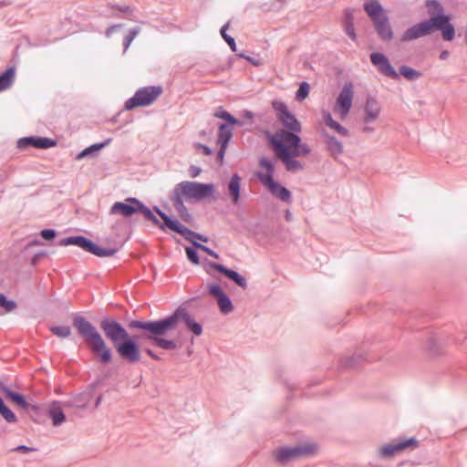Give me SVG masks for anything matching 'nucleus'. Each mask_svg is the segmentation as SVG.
Masks as SVG:
<instances>
[{
	"label": "nucleus",
	"instance_id": "obj_24",
	"mask_svg": "<svg viewBox=\"0 0 467 467\" xmlns=\"http://www.w3.org/2000/svg\"><path fill=\"white\" fill-rule=\"evenodd\" d=\"M363 8L372 23L388 16L379 0H365Z\"/></svg>",
	"mask_w": 467,
	"mask_h": 467
},
{
	"label": "nucleus",
	"instance_id": "obj_40",
	"mask_svg": "<svg viewBox=\"0 0 467 467\" xmlns=\"http://www.w3.org/2000/svg\"><path fill=\"white\" fill-rule=\"evenodd\" d=\"M228 27H229V23L225 24L221 28V36L224 39V41L229 45V47L232 49V51L233 52H236L237 51V47H236V44H235L234 39L232 36H230L229 35H227V33H226V30H227Z\"/></svg>",
	"mask_w": 467,
	"mask_h": 467
},
{
	"label": "nucleus",
	"instance_id": "obj_22",
	"mask_svg": "<svg viewBox=\"0 0 467 467\" xmlns=\"http://www.w3.org/2000/svg\"><path fill=\"white\" fill-rule=\"evenodd\" d=\"M208 265L211 268L217 270L218 272L223 274L228 279L234 282L241 288H243V289L247 288L246 279L243 275H241L238 272L229 269V268L225 267L224 265L218 264V263H214V262H209Z\"/></svg>",
	"mask_w": 467,
	"mask_h": 467
},
{
	"label": "nucleus",
	"instance_id": "obj_49",
	"mask_svg": "<svg viewBox=\"0 0 467 467\" xmlns=\"http://www.w3.org/2000/svg\"><path fill=\"white\" fill-rule=\"evenodd\" d=\"M239 57L245 58L246 60L251 62L254 66H260L261 65L259 60L254 59L253 57H248V56H244V54H239Z\"/></svg>",
	"mask_w": 467,
	"mask_h": 467
},
{
	"label": "nucleus",
	"instance_id": "obj_56",
	"mask_svg": "<svg viewBox=\"0 0 467 467\" xmlns=\"http://www.w3.org/2000/svg\"><path fill=\"white\" fill-rule=\"evenodd\" d=\"M12 4L11 0H1L0 1V8L7 6Z\"/></svg>",
	"mask_w": 467,
	"mask_h": 467
},
{
	"label": "nucleus",
	"instance_id": "obj_1",
	"mask_svg": "<svg viewBox=\"0 0 467 467\" xmlns=\"http://www.w3.org/2000/svg\"><path fill=\"white\" fill-rule=\"evenodd\" d=\"M109 213L121 215L124 218H131L140 214L145 221L151 223L163 232L170 230L174 234H197L183 225L175 216L166 214L159 206L155 205L153 209H150L136 197H128L123 202H114Z\"/></svg>",
	"mask_w": 467,
	"mask_h": 467
},
{
	"label": "nucleus",
	"instance_id": "obj_53",
	"mask_svg": "<svg viewBox=\"0 0 467 467\" xmlns=\"http://www.w3.org/2000/svg\"><path fill=\"white\" fill-rule=\"evenodd\" d=\"M146 353L153 359L159 360L160 358L151 350V349H146Z\"/></svg>",
	"mask_w": 467,
	"mask_h": 467
},
{
	"label": "nucleus",
	"instance_id": "obj_35",
	"mask_svg": "<svg viewBox=\"0 0 467 467\" xmlns=\"http://www.w3.org/2000/svg\"><path fill=\"white\" fill-rule=\"evenodd\" d=\"M214 116L219 119H223L226 120L225 124H231V125H243V122L238 120L237 119L234 118L231 114H229L227 111H225L223 109H218L214 112Z\"/></svg>",
	"mask_w": 467,
	"mask_h": 467
},
{
	"label": "nucleus",
	"instance_id": "obj_3",
	"mask_svg": "<svg viewBox=\"0 0 467 467\" xmlns=\"http://www.w3.org/2000/svg\"><path fill=\"white\" fill-rule=\"evenodd\" d=\"M99 327L123 359L129 363H136L140 359L139 346L120 323L112 318H103Z\"/></svg>",
	"mask_w": 467,
	"mask_h": 467
},
{
	"label": "nucleus",
	"instance_id": "obj_31",
	"mask_svg": "<svg viewBox=\"0 0 467 467\" xmlns=\"http://www.w3.org/2000/svg\"><path fill=\"white\" fill-rule=\"evenodd\" d=\"M15 77V66H9L2 73H0V91L8 88L13 84Z\"/></svg>",
	"mask_w": 467,
	"mask_h": 467
},
{
	"label": "nucleus",
	"instance_id": "obj_45",
	"mask_svg": "<svg viewBox=\"0 0 467 467\" xmlns=\"http://www.w3.org/2000/svg\"><path fill=\"white\" fill-rule=\"evenodd\" d=\"M47 254L46 252H37L36 254H34L32 259H31V264L32 265H36L39 262V260L44 257L45 255Z\"/></svg>",
	"mask_w": 467,
	"mask_h": 467
},
{
	"label": "nucleus",
	"instance_id": "obj_61",
	"mask_svg": "<svg viewBox=\"0 0 467 467\" xmlns=\"http://www.w3.org/2000/svg\"><path fill=\"white\" fill-rule=\"evenodd\" d=\"M100 401H101V397H99L96 401V407H98L99 405Z\"/></svg>",
	"mask_w": 467,
	"mask_h": 467
},
{
	"label": "nucleus",
	"instance_id": "obj_50",
	"mask_svg": "<svg viewBox=\"0 0 467 467\" xmlns=\"http://www.w3.org/2000/svg\"><path fill=\"white\" fill-rule=\"evenodd\" d=\"M449 57H450V52L448 50H443L439 55V58L441 60H447Z\"/></svg>",
	"mask_w": 467,
	"mask_h": 467
},
{
	"label": "nucleus",
	"instance_id": "obj_30",
	"mask_svg": "<svg viewBox=\"0 0 467 467\" xmlns=\"http://www.w3.org/2000/svg\"><path fill=\"white\" fill-rule=\"evenodd\" d=\"M240 185H241V178L234 174L228 184V194L234 204H237L240 200Z\"/></svg>",
	"mask_w": 467,
	"mask_h": 467
},
{
	"label": "nucleus",
	"instance_id": "obj_27",
	"mask_svg": "<svg viewBox=\"0 0 467 467\" xmlns=\"http://www.w3.org/2000/svg\"><path fill=\"white\" fill-rule=\"evenodd\" d=\"M111 140H112V138H108L107 140H105L102 142L93 143V144L86 147L85 149H83L81 151H79L77 154L76 159L77 160H81V159H84V158H87V157H92V158L93 157H97L99 155V152L104 147L109 145Z\"/></svg>",
	"mask_w": 467,
	"mask_h": 467
},
{
	"label": "nucleus",
	"instance_id": "obj_10",
	"mask_svg": "<svg viewBox=\"0 0 467 467\" xmlns=\"http://www.w3.org/2000/svg\"><path fill=\"white\" fill-rule=\"evenodd\" d=\"M355 87L347 82L338 92L333 105V112L340 119H346L353 107Z\"/></svg>",
	"mask_w": 467,
	"mask_h": 467
},
{
	"label": "nucleus",
	"instance_id": "obj_57",
	"mask_svg": "<svg viewBox=\"0 0 467 467\" xmlns=\"http://www.w3.org/2000/svg\"><path fill=\"white\" fill-rule=\"evenodd\" d=\"M43 237V239L47 242H51L57 235H51V234H48V235H41Z\"/></svg>",
	"mask_w": 467,
	"mask_h": 467
},
{
	"label": "nucleus",
	"instance_id": "obj_39",
	"mask_svg": "<svg viewBox=\"0 0 467 467\" xmlns=\"http://www.w3.org/2000/svg\"><path fill=\"white\" fill-rule=\"evenodd\" d=\"M140 32V27L135 26L131 29H130L129 33L124 36L123 38V51L126 52L130 46L131 45L134 38L137 36V35Z\"/></svg>",
	"mask_w": 467,
	"mask_h": 467
},
{
	"label": "nucleus",
	"instance_id": "obj_6",
	"mask_svg": "<svg viewBox=\"0 0 467 467\" xmlns=\"http://www.w3.org/2000/svg\"><path fill=\"white\" fill-rule=\"evenodd\" d=\"M274 161L266 157H262L259 161V170L256 172L257 178L273 196L284 202H291L292 194L290 191L274 180Z\"/></svg>",
	"mask_w": 467,
	"mask_h": 467
},
{
	"label": "nucleus",
	"instance_id": "obj_28",
	"mask_svg": "<svg viewBox=\"0 0 467 467\" xmlns=\"http://www.w3.org/2000/svg\"><path fill=\"white\" fill-rule=\"evenodd\" d=\"M322 135L327 146V150L333 156H338L343 151V145L339 140H337L335 136L329 134L326 130H322Z\"/></svg>",
	"mask_w": 467,
	"mask_h": 467
},
{
	"label": "nucleus",
	"instance_id": "obj_54",
	"mask_svg": "<svg viewBox=\"0 0 467 467\" xmlns=\"http://www.w3.org/2000/svg\"><path fill=\"white\" fill-rule=\"evenodd\" d=\"M205 189H206V199H207L208 196L213 193V186L206 184Z\"/></svg>",
	"mask_w": 467,
	"mask_h": 467
},
{
	"label": "nucleus",
	"instance_id": "obj_8",
	"mask_svg": "<svg viewBox=\"0 0 467 467\" xmlns=\"http://www.w3.org/2000/svg\"><path fill=\"white\" fill-rule=\"evenodd\" d=\"M419 447V441L414 438H398L379 445L375 451V458L389 461L405 451H412Z\"/></svg>",
	"mask_w": 467,
	"mask_h": 467
},
{
	"label": "nucleus",
	"instance_id": "obj_2",
	"mask_svg": "<svg viewBox=\"0 0 467 467\" xmlns=\"http://www.w3.org/2000/svg\"><path fill=\"white\" fill-rule=\"evenodd\" d=\"M270 142L275 154L282 161L287 171L296 172L303 170V163L296 158L308 156L311 148L303 142L297 134L279 130L270 137Z\"/></svg>",
	"mask_w": 467,
	"mask_h": 467
},
{
	"label": "nucleus",
	"instance_id": "obj_18",
	"mask_svg": "<svg viewBox=\"0 0 467 467\" xmlns=\"http://www.w3.org/2000/svg\"><path fill=\"white\" fill-rule=\"evenodd\" d=\"M209 294L216 300L220 312L227 316L231 314L234 307L229 296L217 285L213 284L208 288Z\"/></svg>",
	"mask_w": 467,
	"mask_h": 467
},
{
	"label": "nucleus",
	"instance_id": "obj_47",
	"mask_svg": "<svg viewBox=\"0 0 467 467\" xmlns=\"http://www.w3.org/2000/svg\"><path fill=\"white\" fill-rule=\"evenodd\" d=\"M14 451H18V452H22V453H27V452L36 451V449L33 448V447H27V446H25V445H20V446L16 447L14 449Z\"/></svg>",
	"mask_w": 467,
	"mask_h": 467
},
{
	"label": "nucleus",
	"instance_id": "obj_33",
	"mask_svg": "<svg viewBox=\"0 0 467 467\" xmlns=\"http://www.w3.org/2000/svg\"><path fill=\"white\" fill-rule=\"evenodd\" d=\"M344 31L351 40L355 41L357 39V34L354 26V16L351 12L346 13L344 19Z\"/></svg>",
	"mask_w": 467,
	"mask_h": 467
},
{
	"label": "nucleus",
	"instance_id": "obj_12",
	"mask_svg": "<svg viewBox=\"0 0 467 467\" xmlns=\"http://www.w3.org/2000/svg\"><path fill=\"white\" fill-rule=\"evenodd\" d=\"M171 197H180L181 200L200 201L204 199V182L183 181L177 183L171 194Z\"/></svg>",
	"mask_w": 467,
	"mask_h": 467
},
{
	"label": "nucleus",
	"instance_id": "obj_58",
	"mask_svg": "<svg viewBox=\"0 0 467 467\" xmlns=\"http://www.w3.org/2000/svg\"><path fill=\"white\" fill-rule=\"evenodd\" d=\"M41 244L40 243L38 242H31L29 243L26 246V250H29L31 247L35 246V245H39Z\"/></svg>",
	"mask_w": 467,
	"mask_h": 467
},
{
	"label": "nucleus",
	"instance_id": "obj_26",
	"mask_svg": "<svg viewBox=\"0 0 467 467\" xmlns=\"http://www.w3.org/2000/svg\"><path fill=\"white\" fill-rule=\"evenodd\" d=\"M192 238H189L188 240L191 243V245L185 247L186 254L188 259L197 265L199 264V257L197 254V250L204 251V245L196 242V239L200 241H204V235H191Z\"/></svg>",
	"mask_w": 467,
	"mask_h": 467
},
{
	"label": "nucleus",
	"instance_id": "obj_44",
	"mask_svg": "<svg viewBox=\"0 0 467 467\" xmlns=\"http://www.w3.org/2000/svg\"><path fill=\"white\" fill-rule=\"evenodd\" d=\"M108 7L110 9H113V10H118L121 13H127V14L132 13V9L127 5L109 4Z\"/></svg>",
	"mask_w": 467,
	"mask_h": 467
},
{
	"label": "nucleus",
	"instance_id": "obj_19",
	"mask_svg": "<svg viewBox=\"0 0 467 467\" xmlns=\"http://www.w3.org/2000/svg\"><path fill=\"white\" fill-rule=\"evenodd\" d=\"M371 63L377 67L378 71L390 78H398L399 74L391 66L389 58L382 53L375 52L370 55Z\"/></svg>",
	"mask_w": 467,
	"mask_h": 467
},
{
	"label": "nucleus",
	"instance_id": "obj_17",
	"mask_svg": "<svg viewBox=\"0 0 467 467\" xmlns=\"http://www.w3.org/2000/svg\"><path fill=\"white\" fill-rule=\"evenodd\" d=\"M57 140L48 137L41 136H26L18 139L16 147L19 150L35 148L40 150H47L57 146Z\"/></svg>",
	"mask_w": 467,
	"mask_h": 467
},
{
	"label": "nucleus",
	"instance_id": "obj_15",
	"mask_svg": "<svg viewBox=\"0 0 467 467\" xmlns=\"http://www.w3.org/2000/svg\"><path fill=\"white\" fill-rule=\"evenodd\" d=\"M273 108L276 113L277 119L290 132L299 133L302 126L296 116L289 110L287 105L281 100L273 101Z\"/></svg>",
	"mask_w": 467,
	"mask_h": 467
},
{
	"label": "nucleus",
	"instance_id": "obj_5",
	"mask_svg": "<svg viewBox=\"0 0 467 467\" xmlns=\"http://www.w3.org/2000/svg\"><path fill=\"white\" fill-rule=\"evenodd\" d=\"M121 235H109V237L99 244L92 243L82 235L70 236L60 241L61 245H78L85 251L97 256L105 257L113 255L123 244L127 239H119Z\"/></svg>",
	"mask_w": 467,
	"mask_h": 467
},
{
	"label": "nucleus",
	"instance_id": "obj_23",
	"mask_svg": "<svg viewBox=\"0 0 467 467\" xmlns=\"http://www.w3.org/2000/svg\"><path fill=\"white\" fill-rule=\"evenodd\" d=\"M372 25L378 36L381 40L389 42L393 39L394 31L388 16L378 21H375L372 23Z\"/></svg>",
	"mask_w": 467,
	"mask_h": 467
},
{
	"label": "nucleus",
	"instance_id": "obj_14",
	"mask_svg": "<svg viewBox=\"0 0 467 467\" xmlns=\"http://www.w3.org/2000/svg\"><path fill=\"white\" fill-rule=\"evenodd\" d=\"M381 112L382 105L379 100L375 97L368 96L362 108L364 131H374L372 125L380 118Z\"/></svg>",
	"mask_w": 467,
	"mask_h": 467
},
{
	"label": "nucleus",
	"instance_id": "obj_7",
	"mask_svg": "<svg viewBox=\"0 0 467 467\" xmlns=\"http://www.w3.org/2000/svg\"><path fill=\"white\" fill-rule=\"evenodd\" d=\"M181 323H182L194 335H202V325L195 322L190 314L182 308L177 309L171 316L160 320V323L150 325L149 328H150L155 334L168 333L171 330L177 329Z\"/></svg>",
	"mask_w": 467,
	"mask_h": 467
},
{
	"label": "nucleus",
	"instance_id": "obj_37",
	"mask_svg": "<svg viewBox=\"0 0 467 467\" xmlns=\"http://www.w3.org/2000/svg\"><path fill=\"white\" fill-rule=\"evenodd\" d=\"M0 414L3 416V418L7 422L13 423V422L16 421V416L9 408H7L5 405V403L1 398H0Z\"/></svg>",
	"mask_w": 467,
	"mask_h": 467
},
{
	"label": "nucleus",
	"instance_id": "obj_16",
	"mask_svg": "<svg viewBox=\"0 0 467 467\" xmlns=\"http://www.w3.org/2000/svg\"><path fill=\"white\" fill-rule=\"evenodd\" d=\"M433 16L423 20L407 28L401 35L402 42H410L433 33Z\"/></svg>",
	"mask_w": 467,
	"mask_h": 467
},
{
	"label": "nucleus",
	"instance_id": "obj_55",
	"mask_svg": "<svg viewBox=\"0 0 467 467\" xmlns=\"http://www.w3.org/2000/svg\"><path fill=\"white\" fill-rule=\"evenodd\" d=\"M206 254H209L213 257L218 258V254L214 251H213L212 249H210L208 247H206Z\"/></svg>",
	"mask_w": 467,
	"mask_h": 467
},
{
	"label": "nucleus",
	"instance_id": "obj_52",
	"mask_svg": "<svg viewBox=\"0 0 467 467\" xmlns=\"http://www.w3.org/2000/svg\"><path fill=\"white\" fill-rule=\"evenodd\" d=\"M195 147L199 153H204V143L197 142Z\"/></svg>",
	"mask_w": 467,
	"mask_h": 467
},
{
	"label": "nucleus",
	"instance_id": "obj_46",
	"mask_svg": "<svg viewBox=\"0 0 467 467\" xmlns=\"http://www.w3.org/2000/svg\"><path fill=\"white\" fill-rule=\"evenodd\" d=\"M202 172V168L194 165H191L189 168V173L191 177L195 178Z\"/></svg>",
	"mask_w": 467,
	"mask_h": 467
},
{
	"label": "nucleus",
	"instance_id": "obj_13",
	"mask_svg": "<svg viewBox=\"0 0 467 467\" xmlns=\"http://www.w3.org/2000/svg\"><path fill=\"white\" fill-rule=\"evenodd\" d=\"M315 444H302L293 447H281L275 451V460L282 464L291 462L302 456H307L315 452Z\"/></svg>",
	"mask_w": 467,
	"mask_h": 467
},
{
	"label": "nucleus",
	"instance_id": "obj_11",
	"mask_svg": "<svg viewBox=\"0 0 467 467\" xmlns=\"http://www.w3.org/2000/svg\"><path fill=\"white\" fill-rule=\"evenodd\" d=\"M160 323L159 321H140V320H132L129 323L130 328H138L142 329L146 331V333L142 336V338L148 339L152 341L156 346L167 349V350H172L177 348L176 343L173 340L161 338V336L166 335L167 333H160L155 334L151 331L150 328H149L150 325H154Z\"/></svg>",
	"mask_w": 467,
	"mask_h": 467
},
{
	"label": "nucleus",
	"instance_id": "obj_4",
	"mask_svg": "<svg viewBox=\"0 0 467 467\" xmlns=\"http://www.w3.org/2000/svg\"><path fill=\"white\" fill-rule=\"evenodd\" d=\"M73 326L87 344L90 352L101 364H108L111 361V349L108 347L106 341L94 325L85 317L76 316L73 318Z\"/></svg>",
	"mask_w": 467,
	"mask_h": 467
},
{
	"label": "nucleus",
	"instance_id": "obj_29",
	"mask_svg": "<svg viewBox=\"0 0 467 467\" xmlns=\"http://www.w3.org/2000/svg\"><path fill=\"white\" fill-rule=\"evenodd\" d=\"M48 416L52 420L54 426H58L66 420L62 410V404L59 401H53L48 408Z\"/></svg>",
	"mask_w": 467,
	"mask_h": 467
},
{
	"label": "nucleus",
	"instance_id": "obj_63",
	"mask_svg": "<svg viewBox=\"0 0 467 467\" xmlns=\"http://www.w3.org/2000/svg\"><path fill=\"white\" fill-rule=\"evenodd\" d=\"M69 232H70V229H67V230L64 231L63 234H69Z\"/></svg>",
	"mask_w": 467,
	"mask_h": 467
},
{
	"label": "nucleus",
	"instance_id": "obj_59",
	"mask_svg": "<svg viewBox=\"0 0 467 467\" xmlns=\"http://www.w3.org/2000/svg\"><path fill=\"white\" fill-rule=\"evenodd\" d=\"M244 116L249 119H251L253 118V113L249 110H244Z\"/></svg>",
	"mask_w": 467,
	"mask_h": 467
},
{
	"label": "nucleus",
	"instance_id": "obj_20",
	"mask_svg": "<svg viewBox=\"0 0 467 467\" xmlns=\"http://www.w3.org/2000/svg\"><path fill=\"white\" fill-rule=\"evenodd\" d=\"M451 17L447 15H439L433 16V31H441V36L445 41H452L455 37V29L451 24Z\"/></svg>",
	"mask_w": 467,
	"mask_h": 467
},
{
	"label": "nucleus",
	"instance_id": "obj_36",
	"mask_svg": "<svg viewBox=\"0 0 467 467\" xmlns=\"http://www.w3.org/2000/svg\"><path fill=\"white\" fill-rule=\"evenodd\" d=\"M400 73L408 80H416L422 76L420 71L408 66H402L400 68Z\"/></svg>",
	"mask_w": 467,
	"mask_h": 467
},
{
	"label": "nucleus",
	"instance_id": "obj_32",
	"mask_svg": "<svg viewBox=\"0 0 467 467\" xmlns=\"http://www.w3.org/2000/svg\"><path fill=\"white\" fill-rule=\"evenodd\" d=\"M171 201L176 211L178 212L182 220L186 223H190L192 221V214L188 212L186 206L184 205L183 200H181L180 197H171L170 196Z\"/></svg>",
	"mask_w": 467,
	"mask_h": 467
},
{
	"label": "nucleus",
	"instance_id": "obj_43",
	"mask_svg": "<svg viewBox=\"0 0 467 467\" xmlns=\"http://www.w3.org/2000/svg\"><path fill=\"white\" fill-rule=\"evenodd\" d=\"M310 87L306 82H302L296 94V99L299 101L305 99L309 94Z\"/></svg>",
	"mask_w": 467,
	"mask_h": 467
},
{
	"label": "nucleus",
	"instance_id": "obj_21",
	"mask_svg": "<svg viewBox=\"0 0 467 467\" xmlns=\"http://www.w3.org/2000/svg\"><path fill=\"white\" fill-rule=\"evenodd\" d=\"M233 126L231 124H221L218 129L217 144L220 147L217 159L220 164L223 163L225 150L233 136Z\"/></svg>",
	"mask_w": 467,
	"mask_h": 467
},
{
	"label": "nucleus",
	"instance_id": "obj_9",
	"mask_svg": "<svg viewBox=\"0 0 467 467\" xmlns=\"http://www.w3.org/2000/svg\"><path fill=\"white\" fill-rule=\"evenodd\" d=\"M163 88L161 85H150L138 88L134 95L124 105L125 110H132L139 107H148L153 104L162 94Z\"/></svg>",
	"mask_w": 467,
	"mask_h": 467
},
{
	"label": "nucleus",
	"instance_id": "obj_41",
	"mask_svg": "<svg viewBox=\"0 0 467 467\" xmlns=\"http://www.w3.org/2000/svg\"><path fill=\"white\" fill-rule=\"evenodd\" d=\"M50 330L59 337H67L71 334V329L67 326L52 327Z\"/></svg>",
	"mask_w": 467,
	"mask_h": 467
},
{
	"label": "nucleus",
	"instance_id": "obj_62",
	"mask_svg": "<svg viewBox=\"0 0 467 467\" xmlns=\"http://www.w3.org/2000/svg\"><path fill=\"white\" fill-rule=\"evenodd\" d=\"M205 151H206V155L211 153V150L208 147H206Z\"/></svg>",
	"mask_w": 467,
	"mask_h": 467
},
{
	"label": "nucleus",
	"instance_id": "obj_34",
	"mask_svg": "<svg viewBox=\"0 0 467 467\" xmlns=\"http://www.w3.org/2000/svg\"><path fill=\"white\" fill-rule=\"evenodd\" d=\"M3 392L6 398L12 400L14 402L18 404L20 407L26 408L27 406V403L23 395H21L17 392H15L7 388H4Z\"/></svg>",
	"mask_w": 467,
	"mask_h": 467
},
{
	"label": "nucleus",
	"instance_id": "obj_42",
	"mask_svg": "<svg viewBox=\"0 0 467 467\" xmlns=\"http://www.w3.org/2000/svg\"><path fill=\"white\" fill-rule=\"evenodd\" d=\"M0 307L6 312H11L16 308V303L13 300H7L4 294L0 293Z\"/></svg>",
	"mask_w": 467,
	"mask_h": 467
},
{
	"label": "nucleus",
	"instance_id": "obj_64",
	"mask_svg": "<svg viewBox=\"0 0 467 467\" xmlns=\"http://www.w3.org/2000/svg\"><path fill=\"white\" fill-rule=\"evenodd\" d=\"M200 135H201V136L204 135V130H201V131H200Z\"/></svg>",
	"mask_w": 467,
	"mask_h": 467
},
{
	"label": "nucleus",
	"instance_id": "obj_38",
	"mask_svg": "<svg viewBox=\"0 0 467 467\" xmlns=\"http://www.w3.org/2000/svg\"><path fill=\"white\" fill-rule=\"evenodd\" d=\"M426 6L429 9L431 17L432 16L444 15L442 6L436 0H427Z\"/></svg>",
	"mask_w": 467,
	"mask_h": 467
},
{
	"label": "nucleus",
	"instance_id": "obj_25",
	"mask_svg": "<svg viewBox=\"0 0 467 467\" xmlns=\"http://www.w3.org/2000/svg\"><path fill=\"white\" fill-rule=\"evenodd\" d=\"M322 122L330 130L337 132L339 136L348 137L349 131L347 128L337 122L332 116L331 112L327 109H321L320 111Z\"/></svg>",
	"mask_w": 467,
	"mask_h": 467
},
{
	"label": "nucleus",
	"instance_id": "obj_51",
	"mask_svg": "<svg viewBox=\"0 0 467 467\" xmlns=\"http://www.w3.org/2000/svg\"><path fill=\"white\" fill-rule=\"evenodd\" d=\"M37 234H58V233L53 228H44V229L40 230Z\"/></svg>",
	"mask_w": 467,
	"mask_h": 467
},
{
	"label": "nucleus",
	"instance_id": "obj_48",
	"mask_svg": "<svg viewBox=\"0 0 467 467\" xmlns=\"http://www.w3.org/2000/svg\"><path fill=\"white\" fill-rule=\"evenodd\" d=\"M121 27V25L120 24H116V25H112L110 26H109L106 31H105V36L107 37H110L113 31L116 30L117 28H119Z\"/></svg>",
	"mask_w": 467,
	"mask_h": 467
},
{
	"label": "nucleus",
	"instance_id": "obj_60",
	"mask_svg": "<svg viewBox=\"0 0 467 467\" xmlns=\"http://www.w3.org/2000/svg\"><path fill=\"white\" fill-rule=\"evenodd\" d=\"M354 365H355V364H354V362H353V358H349V359L347 361V363H346V366H348V367H352V366H354Z\"/></svg>",
	"mask_w": 467,
	"mask_h": 467
}]
</instances>
